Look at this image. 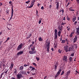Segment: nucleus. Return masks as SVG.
Returning <instances> with one entry per match:
<instances>
[{
    "mask_svg": "<svg viewBox=\"0 0 79 79\" xmlns=\"http://www.w3.org/2000/svg\"><path fill=\"white\" fill-rule=\"evenodd\" d=\"M22 46H23V43L20 44L18 46L17 50H19L20 49H22Z\"/></svg>",
    "mask_w": 79,
    "mask_h": 79,
    "instance_id": "f257e3e1",
    "label": "nucleus"
},
{
    "mask_svg": "<svg viewBox=\"0 0 79 79\" xmlns=\"http://www.w3.org/2000/svg\"><path fill=\"white\" fill-rule=\"evenodd\" d=\"M61 69H60L59 71L57 72L56 75H55V78H56L60 74V73H61Z\"/></svg>",
    "mask_w": 79,
    "mask_h": 79,
    "instance_id": "f03ea898",
    "label": "nucleus"
},
{
    "mask_svg": "<svg viewBox=\"0 0 79 79\" xmlns=\"http://www.w3.org/2000/svg\"><path fill=\"white\" fill-rule=\"evenodd\" d=\"M68 57L66 56H64V58H63V61H64V62H66L67 63L68 62Z\"/></svg>",
    "mask_w": 79,
    "mask_h": 79,
    "instance_id": "7ed1b4c3",
    "label": "nucleus"
},
{
    "mask_svg": "<svg viewBox=\"0 0 79 79\" xmlns=\"http://www.w3.org/2000/svg\"><path fill=\"white\" fill-rule=\"evenodd\" d=\"M47 51L48 52H49L50 51H49V49L50 48V42H48V45L47 46Z\"/></svg>",
    "mask_w": 79,
    "mask_h": 79,
    "instance_id": "20e7f679",
    "label": "nucleus"
},
{
    "mask_svg": "<svg viewBox=\"0 0 79 79\" xmlns=\"http://www.w3.org/2000/svg\"><path fill=\"white\" fill-rule=\"evenodd\" d=\"M64 50H65L66 52H68V46H65L64 47Z\"/></svg>",
    "mask_w": 79,
    "mask_h": 79,
    "instance_id": "39448f33",
    "label": "nucleus"
},
{
    "mask_svg": "<svg viewBox=\"0 0 79 79\" xmlns=\"http://www.w3.org/2000/svg\"><path fill=\"white\" fill-rule=\"evenodd\" d=\"M11 11H12L11 15V17L10 18V19H12V17L13 16V12H14V11H13V7L11 8Z\"/></svg>",
    "mask_w": 79,
    "mask_h": 79,
    "instance_id": "423d86ee",
    "label": "nucleus"
},
{
    "mask_svg": "<svg viewBox=\"0 0 79 79\" xmlns=\"http://www.w3.org/2000/svg\"><path fill=\"white\" fill-rule=\"evenodd\" d=\"M63 27L61 26V27H60V26H59L58 29H59V31H60V32H61L62 31V29H63Z\"/></svg>",
    "mask_w": 79,
    "mask_h": 79,
    "instance_id": "0eeeda50",
    "label": "nucleus"
},
{
    "mask_svg": "<svg viewBox=\"0 0 79 79\" xmlns=\"http://www.w3.org/2000/svg\"><path fill=\"white\" fill-rule=\"evenodd\" d=\"M77 39V35H75V37L73 39V43H75Z\"/></svg>",
    "mask_w": 79,
    "mask_h": 79,
    "instance_id": "6e6552de",
    "label": "nucleus"
},
{
    "mask_svg": "<svg viewBox=\"0 0 79 79\" xmlns=\"http://www.w3.org/2000/svg\"><path fill=\"white\" fill-rule=\"evenodd\" d=\"M29 53H30V54H34L36 53V51H29Z\"/></svg>",
    "mask_w": 79,
    "mask_h": 79,
    "instance_id": "1a4fd4ad",
    "label": "nucleus"
},
{
    "mask_svg": "<svg viewBox=\"0 0 79 79\" xmlns=\"http://www.w3.org/2000/svg\"><path fill=\"white\" fill-rule=\"evenodd\" d=\"M23 53L24 52L23 51L19 52L17 53V55L18 56L19 55H22V54H23Z\"/></svg>",
    "mask_w": 79,
    "mask_h": 79,
    "instance_id": "9d476101",
    "label": "nucleus"
},
{
    "mask_svg": "<svg viewBox=\"0 0 79 79\" xmlns=\"http://www.w3.org/2000/svg\"><path fill=\"white\" fill-rule=\"evenodd\" d=\"M56 8L57 10H58L59 9V2H57V4H56Z\"/></svg>",
    "mask_w": 79,
    "mask_h": 79,
    "instance_id": "9b49d317",
    "label": "nucleus"
},
{
    "mask_svg": "<svg viewBox=\"0 0 79 79\" xmlns=\"http://www.w3.org/2000/svg\"><path fill=\"white\" fill-rule=\"evenodd\" d=\"M14 66V64H13V63H11L10 66V70H11V69H13V67Z\"/></svg>",
    "mask_w": 79,
    "mask_h": 79,
    "instance_id": "f8f14e48",
    "label": "nucleus"
},
{
    "mask_svg": "<svg viewBox=\"0 0 79 79\" xmlns=\"http://www.w3.org/2000/svg\"><path fill=\"white\" fill-rule=\"evenodd\" d=\"M35 46H33V47H32L31 48V51H34V50H35Z\"/></svg>",
    "mask_w": 79,
    "mask_h": 79,
    "instance_id": "ddd939ff",
    "label": "nucleus"
},
{
    "mask_svg": "<svg viewBox=\"0 0 79 79\" xmlns=\"http://www.w3.org/2000/svg\"><path fill=\"white\" fill-rule=\"evenodd\" d=\"M57 37H58V34H54V40L57 39Z\"/></svg>",
    "mask_w": 79,
    "mask_h": 79,
    "instance_id": "4468645a",
    "label": "nucleus"
},
{
    "mask_svg": "<svg viewBox=\"0 0 79 79\" xmlns=\"http://www.w3.org/2000/svg\"><path fill=\"white\" fill-rule=\"evenodd\" d=\"M31 69V71H34V70H35V69L34 67H33L31 66H30L29 67Z\"/></svg>",
    "mask_w": 79,
    "mask_h": 79,
    "instance_id": "2eb2a0df",
    "label": "nucleus"
},
{
    "mask_svg": "<svg viewBox=\"0 0 79 79\" xmlns=\"http://www.w3.org/2000/svg\"><path fill=\"white\" fill-rule=\"evenodd\" d=\"M76 17L74 16V17L73 18L72 21L73 22H74L75 21H76Z\"/></svg>",
    "mask_w": 79,
    "mask_h": 79,
    "instance_id": "dca6fc26",
    "label": "nucleus"
},
{
    "mask_svg": "<svg viewBox=\"0 0 79 79\" xmlns=\"http://www.w3.org/2000/svg\"><path fill=\"white\" fill-rule=\"evenodd\" d=\"M73 50V48L69 47L68 49V51L70 52Z\"/></svg>",
    "mask_w": 79,
    "mask_h": 79,
    "instance_id": "f3484780",
    "label": "nucleus"
},
{
    "mask_svg": "<svg viewBox=\"0 0 79 79\" xmlns=\"http://www.w3.org/2000/svg\"><path fill=\"white\" fill-rule=\"evenodd\" d=\"M24 69V66H20L19 68V69L20 70H23Z\"/></svg>",
    "mask_w": 79,
    "mask_h": 79,
    "instance_id": "a211bd4d",
    "label": "nucleus"
},
{
    "mask_svg": "<svg viewBox=\"0 0 79 79\" xmlns=\"http://www.w3.org/2000/svg\"><path fill=\"white\" fill-rule=\"evenodd\" d=\"M21 74H26V71H21Z\"/></svg>",
    "mask_w": 79,
    "mask_h": 79,
    "instance_id": "6ab92c4d",
    "label": "nucleus"
},
{
    "mask_svg": "<svg viewBox=\"0 0 79 79\" xmlns=\"http://www.w3.org/2000/svg\"><path fill=\"white\" fill-rule=\"evenodd\" d=\"M70 73H71V71L70 70H69L68 71L67 73V76H69Z\"/></svg>",
    "mask_w": 79,
    "mask_h": 79,
    "instance_id": "aec40b11",
    "label": "nucleus"
},
{
    "mask_svg": "<svg viewBox=\"0 0 79 79\" xmlns=\"http://www.w3.org/2000/svg\"><path fill=\"white\" fill-rule=\"evenodd\" d=\"M33 5H34V3H31V5L30 6H28V7L29 8H31L32 6H33Z\"/></svg>",
    "mask_w": 79,
    "mask_h": 79,
    "instance_id": "412c9836",
    "label": "nucleus"
},
{
    "mask_svg": "<svg viewBox=\"0 0 79 79\" xmlns=\"http://www.w3.org/2000/svg\"><path fill=\"white\" fill-rule=\"evenodd\" d=\"M72 60H73V57H70L69 58V60L70 62H72Z\"/></svg>",
    "mask_w": 79,
    "mask_h": 79,
    "instance_id": "4be33fe9",
    "label": "nucleus"
},
{
    "mask_svg": "<svg viewBox=\"0 0 79 79\" xmlns=\"http://www.w3.org/2000/svg\"><path fill=\"white\" fill-rule=\"evenodd\" d=\"M27 64L26 65V64H24V67H26L27 66H29V65H30V64L29 63H27Z\"/></svg>",
    "mask_w": 79,
    "mask_h": 79,
    "instance_id": "5701e85b",
    "label": "nucleus"
},
{
    "mask_svg": "<svg viewBox=\"0 0 79 79\" xmlns=\"http://www.w3.org/2000/svg\"><path fill=\"white\" fill-rule=\"evenodd\" d=\"M58 35L59 37H60V35H61V31H59L58 33Z\"/></svg>",
    "mask_w": 79,
    "mask_h": 79,
    "instance_id": "b1692460",
    "label": "nucleus"
},
{
    "mask_svg": "<svg viewBox=\"0 0 79 79\" xmlns=\"http://www.w3.org/2000/svg\"><path fill=\"white\" fill-rule=\"evenodd\" d=\"M69 10L70 11H74L75 10L74 9H69Z\"/></svg>",
    "mask_w": 79,
    "mask_h": 79,
    "instance_id": "393cba45",
    "label": "nucleus"
},
{
    "mask_svg": "<svg viewBox=\"0 0 79 79\" xmlns=\"http://www.w3.org/2000/svg\"><path fill=\"white\" fill-rule=\"evenodd\" d=\"M58 32V31H57V30L55 29L54 31V34H58V33H57Z\"/></svg>",
    "mask_w": 79,
    "mask_h": 79,
    "instance_id": "a878e982",
    "label": "nucleus"
},
{
    "mask_svg": "<svg viewBox=\"0 0 79 79\" xmlns=\"http://www.w3.org/2000/svg\"><path fill=\"white\" fill-rule=\"evenodd\" d=\"M61 52H62V50H61L59 49V50H58V52H59V53H61Z\"/></svg>",
    "mask_w": 79,
    "mask_h": 79,
    "instance_id": "bb28decb",
    "label": "nucleus"
},
{
    "mask_svg": "<svg viewBox=\"0 0 79 79\" xmlns=\"http://www.w3.org/2000/svg\"><path fill=\"white\" fill-rule=\"evenodd\" d=\"M65 40H62L61 43L62 44H64V43H65Z\"/></svg>",
    "mask_w": 79,
    "mask_h": 79,
    "instance_id": "cd10ccee",
    "label": "nucleus"
},
{
    "mask_svg": "<svg viewBox=\"0 0 79 79\" xmlns=\"http://www.w3.org/2000/svg\"><path fill=\"white\" fill-rule=\"evenodd\" d=\"M14 74H16L17 73V70H16V69H15V70L14 72Z\"/></svg>",
    "mask_w": 79,
    "mask_h": 79,
    "instance_id": "c85d7f7f",
    "label": "nucleus"
},
{
    "mask_svg": "<svg viewBox=\"0 0 79 79\" xmlns=\"http://www.w3.org/2000/svg\"><path fill=\"white\" fill-rule=\"evenodd\" d=\"M68 17H69L68 15H67V20H68V21H69V20H70V19Z\"/></svg>",
    "mask_w": 79,
    "mask_h": 79,
    "instance_id": "c756f323",
    "label": "nucleus"
},
{
    "mask_svg": "<svg viewBox=\"0 0 79 79\" xmlns=\"http://www.w3.org/2000/svg\"><path fill=\"white\" fill-rule=\"evenodd\" d=\"M34 3H35V0H32L31 1V3H34Z\"/></svg>",
    "mask_w": 79,
    "mask_h": 79,
    "instance_id": "7c9ffc66",
    "label": "nucleus"
},
{
    "mask_svg": "<svg viewBox=\"0 0 79 79\" xmlns=\"http://www.w3.org/2000/svg\"><path fill=\"white\" fill-rule=\"evenodd\" d=\"M64 71H62V72L60 74V76H61L62 75H63V74H64Z\"/></svg>",
    "mask_w": 79,
    "mask_h": 79,
    "instance_id": "2f4dec72",
    "label": "nucleus"
},
{
    "mask_svg": "<svg viewBox=\"0 0 79 79\" xmlns=\"http://www.w3.org/2000/svg\"><path fill=\"white\" fill-rule=\"evenodd\" d=\"M64 24H66V23H64V22H63L61 23V26H63V25H64Z\"/></svg>",
    "mask_w": 79,
    "mask_h": 79,
    "instance_id": "473e14b6",
    "label": "nucleus"
},
{
    "mask_svg": "<svg viewBox=\"0 0 79 79\" xmlns=\"http://www.w3.org/2000/svg\"><path fill=\"white\" fill-rule=\"evenodd\" d=\"M76 29H77V31H76V32H79V27L76 28Z\"/></svg>",
    "mask_w": 79,
    "mask_h": 79,
    "instance_id": "72a5a7b5",
    "label": "nucleus"
},
{
    "mask_svg": "<svg viewBox=\"0 0 79 79\" xmlns=\"http://www.w3.org/2000/svg\"><path fill=\"white\" fill-rule=\"evenodd\" d=\"M76 34L77 35H79V31H76Z\"/></svg>",
    "mask_w": 79,
    "mask_h": 79,
    "instance_id": "f704fd0d",
    "label": "nucleus"
},
{
    "mask_svg": "<svg viewBox=\"0 0 79 79\" xmlns=\"http://www.w3.org/2000/svg\"><path fill=\"white\" fill-rule=\"evenodd\" d=\"M36 59L37 60V61H39V60H40V59L39 58L37 57H35Z\"/></svg>",
    "mask_w": 79,
    "mask_h": 79,
    "instance_id": "c9c22d12",
    "label": "nucleus"
},
{
    "mask_svg": "<svg viewBox=\"0 0 79 79\" xmlns=\"http://www.w3.org/2000/svg\"><path fill=\"white\" fill-rule=\"evenodd\" d=\"M74 53H73L70 55V56H74Z\"/></svg>",
    "mask_w": 79,
    "mask_h": 79,
    "instance_id": "e433bc0d",
    "label": "nucleus"
},
{
    "mask_svg": "<svg viewBox=\"0 0 79 79\" xmlns=\"http://www.w3.org/2000/svg\"><path fill=\"white\" fill-rule=\"evenodd\" d=\"M30 0H29L28 1L26 2V3H27V4H28V3H29V2H30Z\"/></svg>",
    "mask_w": 79,
    "mask_h": 79,
    "instance_id": "4c0bfd02",
    "label": "nucleus"
},
{
    "mask_svg": "<svg viewBox=\"0 0 79 79\" xmlns=\"http://www.w3.org/2000/svg\"><path fill=\"white\" fill-rule=\"evenodd\" d=\"M55 71H56V69H57V66L55 65Z\"/></svg>",
    "mask_w": 79,
    "mask_h": 79,
    "instance_id": "58836bf2",
    "label": "nucleus"
},
{
    "mask_svg": "<svg viewBox=\"0 0 79 79\" xmlns=\"http://www.w3.org/2000/svg\"><path fill=\"white\" fill-rule=\"evenodd\" d=\"M8 70H6V72H5V74H7V73L8 72Z\"/></svg>",
    "mask_w": 79,
    "mask_h": 79,
    "instance_id": "ea45409f",
    "label": "nucleus"
},
{
    "mask_svg": "<svg viewBox=\"0 0 79 79\" xmlns=\"http://www.w3.org/2000/svg\"><path fill=\"white\" fill-rule=\"evenodd\" d=\"M77 44H75V48H77Z\"/></svg>",
    "mask_w": 79,
    "mask_h": 79,
    "instance_id": "a19ab883",
    "label": "nucleus"
},
{
    "mask_svg": "<svg viewBox=\"0 0 79 79\" xmlns=\"http://www.w3.org/2000/svg\"><path fill=\"white\" fill-rule=\"evenodd\" d=\"M69 36L70 37H73V35L70 34V35H69Z\"/></svg>",
    "mask_w": 79,
    "mask_h": 79,
    "instance_id": "79ce46f5",
    "label": "nucleus"
},
{
    "mask_svg": "<svg viewBox=\"0 0 79 79\" xmlns=\"http://www.w3.org/2000/svg\"><path fill=\"white\" fill-rule=\"evenodd\" d=\"M41 8V10H44V7L43 6H42Z\"/></svg>",
    "mask_w": 79,
    "mask_h": 79,
    "instance_id": "37998d69",
    "label": "nucleus"
},
{
    "mask_svg": "<svg viewBox=\"0 0 79 79\" xmlns=\"http://www.w3.org/2000/svg\"><path fill=\"white\" fill-rule=\"evenodd\" d=\"M33 65H34V66H36V64L35 63H33Z\"/></svg>",
    "mask_w": 79,
    "mask_h": 79,
    "instance_id": "c03bdc74",
    "label": "nucleus"
},
{
    "mask_svg": "<svg viewBox=\"0 0 79 79\" xmlns=\"http://www.w3.org/2000/svg\"><path fill=\"white\" fill-rule=\"evenodd\" d=\"M2 42H3L2 41H0V46L2 44Z\"/></svg>",
    "mask_w": 79,
    "mask_h": 79,
    "instance_id": "a18cd8bd",
    "label": "nucleus"
},
{
    "mask_svg": "<svg viewBox=\"0 0 79 79\" xmlns=\"http://www.w3.org/2000/svg\"><path fill=\"white\" fill-rule=\"evenodd\" d=\"M61 11L62 13L63 14V13H64V10H63L62 9L61 10Z\"/></svg>",
    "mask_w": 79,
    "mask_h": 79,
    "instance_id": "49530a36",
    "label": "nucleus"
},
{
    "mask_svg": "<svg viewBox=\"0 0 79 79\" xmlns=\"http://www.w3.org/2000/svg\"><path fill=\"white\" fill-rule=\"evenodd\" d=\"M76 24H77V21H75L74 22V24L75 25H76Z\"/></svg>",
    "mask_w": 79,
    "mask_h": 79,
    "instance_id": "de8ad7c7",
    "label": "nucleus"
},
{
    "mask_svg": "<svg viewBox=\"0 0 79 79\" xmlns=\"http://www.w3.org/2000/svg\"><path fill=\"white\" fill-rule=\"evenodd\" d=\"M29 79H34V77H30Z\"/></svg>",
    "mask_w": 79,
    "mask_h": 79,
    "instance_id": "09e8293b",
    "label": "nucleus"
},
{
    "mask_svg": "<svg viewBox=\"0 0 79 79\" xmlns=\"http://www.w3.org/2000/svg\"><path fill=\"white\" fill-rule=\"evenodd\" d=\"M42 41V38L40 37V41Z\"/></svg>",
    "mask_w": 79,
    "mask_h": 79,
    "instance_id": "8fccbe9b",
    "label": "nucleus"
},
{
    "mask_svg": "<svg viewBox=\"0 0 79 79\" xmlns=\"http://www.w3.org/2000/svg\"><path fill=\"white\" fill-rule=\"evenodd\" d=\"M74 34V32H73L71 33L70 34H72V35H73V34Z\"/></svg>",
    "mask_w": 79,
    "mask_h": 79,
    "instance_id": "3c124183",
    "label": "nucleus"
},
{
    "mask_svg": "<svg viewBox=\"0 0 79 79\" xmlns=\"http://www.w3.org/2000/svg\"><path fill=\"white\" fill-rule=\"evenodd\" d=\"M2 5H3V4H2V3H0V6H2Z\"/></svg>",
    "mask_w": 79,
    "mask_h": 79,
    "instance_id": "603ef678",
    "label": "nucleus"
},
{
    "mask_svg": "<svg viewBox=\"0 0 79 79\" xmlns=\"http://www.w3.org/2000/svg\"><path fill=\"white\" fill-rule=\"evenodd\" d=\"M32 76H34V75H35V73H32Z\"/></svg>",
    "mask_w": 79,
    "mask_h": 79,
    "instance_id": "864d4df0",
    "label": "nucleus"
},
{
    "mask_svg": "<svg viewBox=\"0 0 79 79\" xmlns=\"http://www.w3.org/2000/svg\"><path fill=\"white\" fill-rule=\"evenodd\" d=\"M32 46H33V44H31V45H30V47H32Z\"/></svg>",
    "mask_w": 79,
    "mask_h": 79,
    "instance_id": "5fc2aeb1",
    "label": "nucleus"
},
{
    "mask_svg": "<svg viewBox=\"0 0 79 79\" xmlns=\"http://www.w3.org/2000/svg\"><path fill=\"white\" fill-rule=\"evenodd\" d=\"M78 3H79V0H76Z\"/></svg>",
    "mask_w": 79,
    "mask_h": 79,
    "instance_id": "6e6d98bb",
    "label": "nucleus"
},
{
    "mask_svg": "<svg viewBox=\"0 0 79 79\" xmlns=\"http://www.w3.org/2000/svg\"><path fill=\"white\" fill-rule=\"evenodd\" d=\"M55 65H56V66H57L58 65V63H56V64H55Z\"/></svg>",
    "mask_w": 79,
    "mask_h": 79,
    "instance_id": "4d7b16f0",
    "label": "nucleus"
},
{
    "mask_svg": "<svg viewBox=\"0 0 79 79\" xmlns=\"http://www.w3.org/2000/svg\"><path fill=\"white\" fill-rule=\"evenodd\" d=\"M51 7H52V5H50L49 6V8H51Z\"/></svg>",
    "mask_w": 79,
    "mask_h": 79,
    "instance_id": "13d9d810",
    "label": "nucleus"
},
{
    "mask_svg": "<svg viewBox=\"0 0 79 79\" xmlns=\"http://www.w3.org/2000/svg\"><path fill=\"white\" fill-rule=\"evenodd\" d=\"M9 12V11L7 10L6 11V14H9V13H8Z\"/></svg>",
    "mask_w": 79,
    "mask_h": 79,
    "instance_id": "bf43d9fd",
    "label": "nucleus"
},
{
    "mask_svg": "<svg viewBox=\"0 0 79 79\" xmlns=\"http://www.w3.org/2000/svg\"><path fill=\"white\" fill-rule=\"evenodd\" d=\"M32 35H31V34H30L29 35V37L30 38V37H31V36Z\"/></svg>",
    "mask_w": 79,
    "mask_h": 79,
    "instance_id": "052dcab7",
    "label": "nucleus"
},
{
    "mask_svg": "<svg viewBox=\"0 0 79 79\" xmlns=\"http://www.w3.org/2000/svg\"><path fill=\"white\" fill-rule=\"evenodd\" d=\"M73 7H71L70 8H69V9H73Z\"/></svg>",
    "mask_w": 79,
    "mask_h": 79,
    "instance_id": "680f3d73",
    "label": "nucleus"
},
{
    "mask_svg": "<svg viewBox=\"0 0 79 79\" xmlns=\"http://www.w3.org/2000/svg\"><path fill=\"white\" fill-rule=\"evenodd\" d=\"M67 30H68V31H69V30H70V27H69L67 29Z\"/></svg>",
    "mask_w": 79,
    "mask_h": 79,
    "instance_id": "e2e57ef3",
    "label": "nucleus"
},
{
    "mask_svg": "<svg viewBox=\"0 0 79 79\" xmlns=\"http://www.w3.org/2000/svg\"><path fill=\"white\" fill-rule=\"evenodd\" d=\"M11 3H12V2L11 1H10L9 2V4H11Z\"/></svg>",
    "mask_w": 79,
    "mask_h": 79,
    "instance_id": "0e129e2a",
    "label": "nucleus"
},
{
    "mask_svg": "<svg viewBox=\"0 0 79 79\" xmlns=\"http://www.w3.org/2000/svg\"><path fill=\"white\" fill-rule=\"evenodd\" d=\"M28 38H30L29 36H28L26 37L27 39H28Z\"/></svg>",
    "mask_w": 79,
    "mask_h": 79,
    "instance_id": "69168bd1",
    "label": "nucleus"
},
{
    "mask_svg": "<svg viewBox=\"0 0 79 79\" xmlns=\"http://www.w3.org/2000/svg\"><path fill=\"white\" fill-rule=\"evenodd\" d=\"M10 38L8 37L7 40H10Z\"/></svg>",
    "mask_w": 79,
    "mask_h": 79,
    "instance_id": "338daca9",
    "label": "nucleus"
},
{
    "mask_svg": "<svg viewBox=\"0 0 79 79\" xmlns=\"http://www.w3.org/2000/svg\"><path fill=\"white\" fill-rule=\"evenodd\" d=\"M51 50H52V51H53V50H54L53 48H51Z\"/></svg>",
    "mask_w": 79,
    "mask_h": 79,
    "instance_id": "774afa93",
    "label": "nucleus"
}]
</instances>
